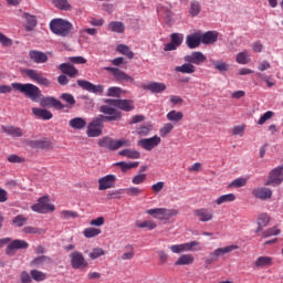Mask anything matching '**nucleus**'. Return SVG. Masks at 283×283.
<instances>
[{
	"instance_id": "nucleus-18",
	"label": "nucleus",
	"mask_w": 283,
	"mask_h": 283,
	"mask_svg": "<svg viewBox=\"0 0 283 283\" xmlns=\"http://www.w3.org/2000/svg\"><path fill=\"white\" fill-rule=\"evenodd\" d=\"M142 88L151 92L153 94H163L167 90V85L160 82H150L147 84H142Z\"/></svg>"
},
{
	"instance_id": "nucleus-62",
	"label": "nucleus",
	"mask_w": 283,
	"mask_h": 283,
	"mask_svg": "<svg viewBox=\"0 0 283 283\" xmlns=\"http://www.w3.org/2000/svg\"><path fill=\"white\" fill-rule=\"evenodd\" d=\"M145 180H147L146 174H138L132 178L133 185H143L145 182Z\"/></svg>"
},
{
	"instance_id": "nucleus-9",
	"label": "nucleus",
	"mask_w": 283,
	"mask_h": 283,
	"mask_svg": "<svg viewBox=\"0 0 283 283\" xmlns=\"http://www.w3.org/2000/svg\"><path fill=\"white\" fill-rule=\"evenodd\" d=\"M282 181H283V166H279L270 172V176L268 181L265 182V186L277 187L279 185H282Z\"/></svg>"
},
{
	"instance_id": "nucleus-4",
	"label": "nucleus",
	"mask_w": 283,
	"mask_h": 283,
	"mask_svg": "<svg viewBox=\"0 0 283 283\" xmlns=\"http://www.w3.org/2000/svg\"><path fill=\"white\" fill-rule=\"evenodd\" d=\"M54 209V205L50 203V198L48 197H41L38 202L31 207V210L35 213H52Z\"/></svg>"
},
{
	"instance_id": "nucleus-10",
	"label": "nucleus",
	"mask_w": 283,
	"mask_h": 283,
	"mask_svg": "<svg viewBox=\"0 0 283 283\" xmlns=\"http://www.w3.org/2000/svg\"><path fill=\"white\" fill-rule=\"evenodd\" d=\"M107 105L112 107H117V109H122V112H132L134 109V102L130 99H105Z\"/></svg>"
},
{
	"instance_id": "nucleus-58",
	"label": "nucleus",
	"mask_w": 283,
	"mask_h": 283,
	"mask_svg": "<svg viewBox=\"0 0 283 283\" xmlns=\"http://www.w3.org/2000/svg\"><path fill=\"white\" fill-rule=\"evenodd\" d=\"M125 249H126V252L122 254V260H134V255L136 254L134 252V247L128 245Z\"/></svg>"
},
{
	"instance_id": "nucleus-57",
	"label": "nucleus",
	"mask_w": 283,
	"mask_h": 283,
	"mask_svg": "<svg viewBox=\"0 0 283 283\" xmlns=\"http://www.w3.org/2000/svg\"><path fill=\"white\" fill-rule=\"evenodd\" d=\"M105 255V250L103 248H95L92 250V252L88 254V258L91 260H98V258Z\"/></svg>"
},
{
	"instance_id": "nucleus-43",
	"label": "nucleus",
	"mask_w": 283,
	"mask_h": 283,
	"mask_svg": "<svg viewBox=\"0 0 283 283\" xmlns=\"http://www.w3.org/2000/svg\"><path fill=\"white\" fill-rule=\"evenodd\" d=\"M181 247L184 249V253L187 251H201L202 248H197L200 247V242L198 241H190L186 243H181Z\"/></svg>"
},
{
	"instance_id": "nucleus-2",
	"label": "nucleus",
	"mask_w": 283,
	"mask_h": 283,
	"mask_svg": "<svg viewBox=\"0 0 283 283\" xmlns=\"http://www.w3.org/2000/svg\"><path fill=\"white\" fill-rule=\"evenodd\" d=\"M73 28L74 25H72L70 21L61 18L53 19L50 22L51 32H53V34H56L57 36H69Z\"/></svg>"
},
{
	"instance_id": "nucleus-51",
	"label": "nucleus",
	"mask_w": 283,
	"mask_h": 283,
	"mask_svg": "<svg viewBox=\"0 0 283 283\" xmlns=\"http://www.w3.org/2000/svg\"><path fill=\"white\" fill-rule=\"evenodd\" d=\"M53 4L59 10H65V11L72 10V4H70L67 0H53Z\"/></svg>"
},
{
	"instance_id": "nucleus-15",
	"label": "nucleus",
	"mask_w": 283,
	"mask_h": 283,
	"mask_svg": "<svg viewBox=\"0 0 283 283\" xmlns=\"http://www.w3.org/2000/svg\"><path fill=\"white\" fill-rule=\"evenodd\" d=\"M184 61L192 65H202L207 61V55L200 51H195L189 55H185Z\"/></svg>"
},
{
	"instance_id": "nucleus-14",
	"label": "nucleus",
	"mask_w": 283,
	"mask_h": 283,
	"mask_svg": "<svg viewBox=\"0 0 283 283\" xmlns=\"http://www.w3.org/2000/svg\"><path fill=\"white\" fill-rule=\"evenodd\" d=\"M77 85H78V87H82V90H85L86 92H90L91 94H103V92L105 91V86L95 85L85 80H77Z\"/></svg>"
},
{
	"instance_id": "nucleus-13",
	"label": "nucleus",
	"mask_w": 283,
	"mask_h": 283,
	"mask_svg": "<svg viewBox=\"0 0 283 283\" xmlns=\"http://www.w3.org/2000/svg\"><path fill=\"white\" fill-rule=\"evenodd\" d=\"M98 190L107 191V189H114L116 187V175H106L97 180Z\"/></svg>"
},
{
	"instance_id": "nucleus-3",
	"label": "nucleus",
	"mask_w": 283,
	"mask_h": 283,
	"mask_svg": "<svg viewBox=\"0 0 283 283\" xmlns=\"http://www.w3.org/2000/svg\"><path fill=\"white\" fill-rule=\"evenodd\" d=\"M147 216H151L155 220H160L161 222L165 220H171V218H176L179 216L180 210L178 209H167V208H153L146 210Z\"/></svg>"
},
{
	"instance_id": "nucleus-64",
	"label": "nucleus",
	"mask_w": 283,
	"mask_h": 283,
	"mask_svg": "<svg viewBox=\"0 0 283 283\" xmlns=\"http://www.w3.org/2000/svg\"><path fill=\"white\" fill-rule=\"evenodd\" d=\"M20 281L21 283H32V276L30 273H28V271H22L20 273Z\"/></svg>"
},
{
	"instance_id": "nucleus-1",
	"label": "nucleus",
	"mask_w": 283,
	"mask_h": 283,
	"mask_svg": "<svg viewBox=\"0 0 283 283\" xmlns=\"http://www.w3.org/2000/svg\"><path fill=\"white\" fill-rule=\"evenodd\" d=\"M12 88L15 90V92H20L21 94H24L27 98H30L31 101H39L41 98V88L39 86L31 84V83H12L10 85H0V94H10L12 92Z\"/></svg>"
},
{
	"instance_id": "nucleus-63",
	"label": "nucleus",
	"mask_w": 283,
	"mask_h": 283,
	"mask_svg": "<svg viewBox=\"0 0 283 283\" xmlns=\"http://www.w3.org/2000/svg\"><path fill=\"white\" fill-rule=\"evenodd\" d=\"M120 147H132V142L129 139H115V151Z\"/></svg>"
},
{
	"instance_id": "nucleus-54",
	"label": "nucleus",
	"mask_w": 283,
	"mask_h": 283,
	"mask_svg": "<svg viewBox=\"0 0 283 283\" xmlns=\"http://www.w3.org/2000/svg\"><path fill=\"white\" fill-rule=\"evenodd\" d=\"M60 98L64 101L69 105V107H74L76 105V99L74 98V95L70 93H63Z\"/></svg>"
},
{
	"instance_id": "nucleus-33",
	"label": "nucleus",
	"mask_w": 283,
	"mask_h": 283,
	"mask_svg": "<svg viewBox=\"0 0 283 283\" xmlns=\"http://www.w3.org/2000/svg\"><path fill=\"white\" fill-rule=\"evenodd\" d=\"M97 145L98 147H103L109 149L111 151H115V139H112V137L106 136L98 139Z\"/></svg>"
},
{
	"instance_id": "nucleus-22",
	"label": "nucleus",
	"mask_w": 283,
	"mask_h": 283,
	"mask_svg": "<svg viewBox=\"0 0 283 283\" xmlns=\"http://www.w3.org/2000/svg\"><path fill=\"white\" fill-rule=\"evenodd\" d=\"M253 196L259 198V200H269L273 196V191L269 188H256L253 190Z\"/></svg>"
},
{
	"instance_id": "nucleus-32",
	"label": "nucleus",
	"mask_w": 283,
	"mask_h": 283,
	"mask_svg": "<svg viewBox=\"0 0 283 283\" xmlns=\"http://www.w3.org/2000/svg\"><path fill=\"white\" fill-rule=\"evenodd\" d=\"M166 118L170 123H180L185 118V114L180 111L172 109L167 113Z\"/></svg>"
},
{
	"instance_id": "nucleus-11",
	"label": "nucleus",
	"mask_w": 283,
	"mask_h": 283,
	"mask_svg": "<svg viewBox=\"0 0 283 283\" xmlns=\"http://www.w3.org/2000/svg\"><path fill=\"white\" fill-rule=\"evenodd\" d=\"M70 260L72 269H87L88 266L85 256L80 251H73L70 254Z\"/></svg>"
},
{
	"instance_id": "nucleus-59",
	"label": "nucleus",
	"mask_w": 283,
	"mask_h": 283,
	"mask_svg": "<svg viewBox=\"0 0 283 283\" xmlns=\"http://www.w3.org/2000/svg\"><path fill=\"white\" fill-rule=\"evenodd\" d=\"M281 230L277 227H272L263 232V238H271L273 235H280Z\"/></svg>"
},
{
	"instance_id": "nucleus-26",
	"label": "nucleus",
	"mask_w": 283,
	"mask_h": 283,
	"mask_svg": "<svg viewBox=\"0 0 283 283\" xmlns=\"http://www.w3.org/2000/svg\"><path fill=\"white\" fill-rule=\"evenodd\" d=\"M195 260L193 254H181L175 262V266H189Z\"/></svg>"
},
{
	"instance_id": "nucleus-44",
	"label": "nucleus",
	"mask_w": 283,
	"mask_h": 283,
	"mask_svg": "<svg viewBox=\"0 0 283 283\" xmlns=\"http://www.w3.org/2000/svg\"><path fill=\"white\" fill-rule=\"evenodd\" d=\"M235 198L237 197L234 193L222 195L216 200V205L220 207L221 205H224L227 202H234Z\"/></svg>"
},
{
	"instance_id": "nucleus-23",
	"label": "nucleus",
	"mask_w": 283,
	"mask_h": 283,
	"mask_svg": "<svg viewBox=\"0 0 283 283\" xmlns=\"http://www.w3.org/2000/svg\"><path fill=\"white\" fill-rule=\"evenodd\" d=\"M238 249L239 247L235 244L228 245L224 248H218L212 253H210V255H212L213 258H217V261H218V259L222 258V255H227V253H231L232 251H235Z\"/></svg>"
},
{
	"instance_id": "nucleus-31",
	"label": "nucleus",
	"mask_w": 283,
	"mask_h": 283,
	"mask_svg": "<svg viewBox=\"0 0 283 283\" xmlns=\"http://www.w3.org/2000/svg\"><path fill=\"white\" fill-rule=\"evenodd\" d=\"M175 72H179L180 74H195L196 65H193L191 62H187L180 66H176Z\"/></svg>"
},
{
	"instance_id": "nucleus-28",
	"label": "nucleus",
	"mask_w": 283,
	"mask_h": 283,
	"mask_svg": "<svg viewBox=\"0 0 283 283\" xmlns=\"http://www.w3.org/2000/svg\"><path fill=\"white\" fill-rule=\"evenodd\" d=\"M29 56L33 63H48V54L41 51H30Z\"/></svg>"
},
{
	"instance_id": "nucleus-56",
	"label": "nucleus",
	"mask_w": 283,
	"mask_h": 283,
	"mask_svg": "<svg viewBox=\"0 0 283 283\" xmlns=\"http://www.w3.org/2000/svg\"><path fill=\"white\" fill-rule=\"evenodd\" d=\"M48 262H51V259L49 256H45V255H41V256H38L35 258L31 264L33 266H43V264L48 263Z\"/></svg>"
},
{
	"instance_id": "nucleus-61",
	"label": "nucleus",
	"mask_w": 283,
	"mask_h": 283,
	"mask_svg": "<svg viewBox=\"0 0 283 283\" xmlns=\"http://www.w3.org/2000/svg\"><path fill=\"white\" fill-rule=\"evenodd\" d=\"M170 39H171L170 42H172L177 48H180V45H182V40H184L182 34H180V33H172L170 35Z\"/></svg>"
},
{
	"instance_id": "nucleus-19",
	"label": "nucleus",
	"mask_w": 283,
	"mask_h": 283,
	"mask_svg": "<svg viewBox=\"0 0 283 283\" xmlns=\"http://www.w3.org/2000/svg\"><path fill=\"white\" fill-rule=\"evenodd\" d=\"M201 43H202V40H201L200 32L191 33V34L187 35V38H186V45L190 50H196V48H200Z\"/></svg>"
},
{
	"instance_id": "nucleus-45",
	"label": "nucleus",
	"mask_w": 283,
	"mask_h": 283,
	"mask_svg": "<svg viewBox=\"0 0 283 283\" xmlns=\"http://www.w3.org/2000/svg\"><path fill=\"white\" fill-rule=\"evenodd\" d=\"M102 231L101 229L98 228H85L83 230V235L84 238H87V239H92V238H96V235H101Z\"/></svg>"
},
{
	"instance_id": "nucleus-38",
	"label": "nucleus",
	"mask_w": 283,
	"mask_h": 283,
	"mask_svg": "<svg viewBox=\"0 0 283 283\" xmlns=\"http://www.w3.org/2000/svg\"><path fill=\"white\" fill-rule=\"evenodd\" d=\"M119 156H125V158H130L132 160H138V158H140V151L127 148L120 150Z\"/></svg>"
},
{
	"instance_id": "nucleus-21",
	"label": "nucleus",
	"mask_w": 283,
	"mask_h": 283,
	"mask_svg": "<svg viewBox=\"0 0 283 283\" xmlns=\"http://www.w3.org/2000/svg\"><path fill=\"white\" fill-rule=\"evenodd\" d=\"M59 70L62 74H66V76H70L71 78L78 75V70L74 67V64L72 63H62L59 65Z\"/></svg>"
},
{
	"instance_id": "nucleus-37",
	"label": "nucleus",
	"mask_w": 283,
	"mask_h": 283,
	"mask_svg": "<svg viewBox=\"0 0 283 283\" xmlns=\"http://www.w3.org/2000/svg\"><path fill=\"white\" fill-rule=\"evenodd\" d=\"M107 29L116 34H123V32H125V24L120 21H112Z\"/></svg>"
},
{
	"instance_id": "nucleus-27",
	"label": "nucleus",
	"mask_w": 283,
	"mask_h": 283,
	"mask_svg": "<svg viewBox=\"0 0 283 283\" xmlns=\"http://www.w3.org/2000/svg\"><path fill=\"white\" fill-rule=\"evenodd\" d=\"M32 114L36 117V118H41L42 120H51L52 118V112L45 109V108H38V107H33L32 108Z\"/></svg>"
},
{
	"instance_id": "nucleus-39",
	"label": "nucleus",
	"mask_w": 283,
	"mask_h": 283,
	"mask_svg": "<svg viewBox=\"0 0 283 283\" xmlns=\"http://www.w3.org/2000/svg\"><path fill=\"white\" fill-rule=\"evenodd\" d=\"M116 51L119 54L127 56V59H134V51L132 49H129V46L127 44H118L116 46Z\"/></svg>"
},
{
	"instance_id": "nucleus-36",
	"label": "nucleus",
	"mask_w": 283,
	"mask_h": 283,
	"mask_svg": "<svg viewBox=\"0 0 283 283\" xmlns=\"http://www.w3.org/2000/svg\"><path fill=\"white\" fill-rule=\"evenodd\" d=\"M23 19H25L27 24H25V30L27 32H32L34 28H36V17L30 14V13H24Z\"/></svg>"
},
{
	"instance_id": "nucleus-47",
	"label": "nucleus",
	"mask_w": 283,
	"mask_h": 283,
	"mask_svg": "<svg viewBox=\"0 0 283 283\" xmlns=\"http://www.w3.org/2000/svg\"><path fill=\"white\" fill-rule=\"evenodd\" d=\"M249 178L239 177L234 180H232L229 185L231 189H240V187H247Z\"/></svg>"
},
{
	"instance_id": "nucleus-12",
	"label": "nucleus",
	"mask_w": 283,
	"mask_h": 283,
	"mask_svg": "<svg viewBox=\"0 0 283 283\" xmlns=\"http://www.w3.org/2000/svg\"><path fill=\"white\" fill-rule=\"evenodd\" d=\"M192 216L198 222H211V220H213V210L209 208L195 209Z\"/></svg>"
},
{
	"instance_id": "nucleus-46",
	"label": "nucleus",
	"mask_w": 283,
	"mask_h": 283,
	"mask_svg": "<svg viewBox=\"0 0 283 283\" xmlns=\"http://www.w3.org/2000/svg\"><path fill=\"white\" fill-rule=\"evenodd\" d=\"M61 220H76L78 218V212L73 210H62L60 212Z\"/></svg>"
},
{
	"instance_id": "nucleus-29",
	"label": "nucleus",
	"mask_w": 283,
	"mask_h": 283,
	"mask_svg": "<svg viewBox=\"0 0 283 283\" xmlns=\"http://www.w3.org/2000/svg\"><path fill=\"white\" fill-rule=\"evenodd\" d=\"M135 226L137 227V229H147L148 231H154V229H158V223L154 220H137L135 222Z\"/></svg>"
},
{
	"instance_id": "nucleus-17",
	"label": "nucleus",
	"mask_w": 283,
	"mask_h": 283,
	"mask_svg": "<svg viewBox=\"0 0 283 283\" xmlns=\"http://www.w3.org/2000/svg\"><path fill=\"white\" fill-rule=\"evenodd\" d=\"M104 70H106V72H112L116 81H126L127 83H134V77L129 76L127 73L120 71L117 67L106 66Z\"/></svg>"
},
{
	"instance_id": "nucleus-25",
	"label": "nucleus",
	"mask_w": 283,
	"mask_h": 283,
	"mask_svg": "<svg viewBox=\"0 0 283 283\" xmlns=\"http://www.w3.org/2000/svg\"><path fill=\"white\" fill-rule=\"evenodd\" d=\"M218 41V32L216 31H208L206 33H201V43L203 45H211Z\"/></svg>"
},
{
	"instance_id": "nucleus-40",
	"label": "nucleus",
	"mask_w": 283,
	"mask_h": 283,
	"mask_svg": "<svg viewBox=\"0 0 283 283\" xmlns=\"http://www.w3.org/2000/svg\"><path fill=\"white\" fill-rule=\"evenodd\" d=\"M271 222V216L266 212H262L259 214L258 219H256V224L258 227H269Z\"/></svg>"
},
{
	"instance_id": "nucleus-55",
	"label": "nucleus",
	"mask_w": 283,
	"mask_h": 283,
	"mask_svg": "<svg viewBox=\"0 0 283 283\" xmlns=\"http://www.w3.org/2000/svg\"><path fill=\"white\" fill-rule=\"evenodd\" d=\"M120 94H123V88L118 86H112L107 90L106 96H112L114 98H120Z\"/></svg>"
},
{
	"instance_id": "nucleus-48",
	"label": "nucleus",
	"mask_w": 283,
	"mask_h": 283,
	"mask_svg": "<svg viewBox=\"0 0 283 283\" xmlns=\"http://www.w3.org/2000/svg\"><path fill=\"white\" fill-rule=\"evenodd\" d=\"M12 224L21 229V227H25L28 224V217L23 214H18L12 219Z\"/></svg>"
},
{
	"instance_id": "nucleus-8",
	"label": "nucleus",
	"mask_w": 283,
	"mask_h": 283,
	"mask_svg": "<svg viewBox=\"0 0 283 283\" xmlns=\"http://www.w3.org/2000/svg\"><path fill=\"white\" fill-rule=\"evenodd\" d=\"M23 74L31 78V81H35L39 85H43L44 87H50V80L43 77V73L36 70L27 69L23 71Z\"/></svg>"
},
{
	"instance_id": "nucleus-42",
	"label": "nucleus",
	"mask_w": 283,
	"mask_h": 283,
	"mask_svg": "<svg viewBox=\"0 0 283 283\" xmlns=\"http://www.w3.org/2000/svg\"><path fill=\"white\" fill-rule=\"evenodd\" d=\"M27 145L32 149H48L50 147V144L44 140H30Z\"/></svg>"
},
{
	"instance_id": "nucleus-60",
	"label": "nucleus",
	"mask_w": 283,
	"mask_h": 283,
	"mask_svg": "<svg viewBox=\"0 0 283 283\" xmlns=\"http://www.w3.org/2000/svg\"><path fill=\"white\" fill-rule=\"evenodd\" d=\"M190 14L191 17H198V14H200V2L192 1L190 3Z\"/></svg>"
},
{
	"instance_id": "nucleus-20",
	"label": "nucleus",
	"mask_w": 283,
	"mask_h": 283,
	"mask_svg": "<svg viewBox=\"0 0 283 283\" xmlns=\"http://www.w3.org/2000/svg\"><path fill=\"white\" fill-rule=\"evenodd\" d=\"M42 107H55V109H64L65 105L55 97H43L41 101Z\"/></svg>"
},
{
	"instance_id": "nucleus-41",
	"label": "nucleus",
	"mask_w": 283,
	"mask_h": 283,
	"mask_svg": "<svg viewBox=\"0 0 283 283\" xmlns=\"http://www.w3.org/2000/svg\"><path fill=\"white\" fill-rule=\"evenodd\" d=\"M140 163L134 161V163H126V161H118L115 164L116 167H120L122 171H129L130 169H136Z\"/></svg>"
},
{
	"instance_id": "nucleus-16",
	"label": "nucleus",
	"mask_w": 283,
	"mask_h": 283,
	"mask_svg": "<svg viewBox=\"0 0 283 283\" xmlns=\"http://www.w3.org/2000/svg\"><path fill=\"white\" fill-rule=\"evenodd\" d=\"M30 247V243L25 240L15 239L9 243L7 247L6 253L7 255H14V251L21 250V249H28Z\"/></svg>"
},
{
	"instance_id": "nucleus-5",
	"label": "nucleus",
	"mask_w": 283,
	"mask_h": 283,
	"mask_svg": "<svg viewBox=\"0 0 283 283\" xmlns=\"http://www.w3.org/2000/svg\"><path fill=\"white\" fill-rule=\"evenodd\" d=\"M103 117H96L87 125L86 135L88 138H98L103 134Z\"/></svg>"
},
{
	"instance_id": "nucleus-52",
	"label": "nucleus",
	"mask_w": 283,
	"mask_h": 283,
	"mask_svg": "<svg viewBox=\"0 0 283 283\" xmlns=\"http://www.w3.org/2000/svg\"><path fill=\"white\" fill-rule=\"evenodd\" d=\"M125 193L130 198H138V196H143V189L138 187H129L125 189Z\"/></svg>"
},
{
	"instance_id": "nucleus-30",
	"label": "nucleus",
	"mask_w": 283,
	"mask_h": 283,
	"mask_svg": "<svg viewBox=\"0 0 283 283\" xmlns=\"http://www.w3.org/2000/svg\"><path fill=\"white\" fill-rule=\"evenodd\" d=\"M69 126L72 129H85L87 126V120H85L83 117H74L69 120Z\"/></svg>"
},
{
	"instance_id": "nucleus-53",
	"label": "nucleus",
	"mask_w": 283,
	"mask_h": 283,
	"mask_svg": "<svg viewBox=\"0 0 283 283\" xmlns=\"http://www.w3.org/2000/svg\"><path fill=\"white\" fill-rule=\"evenodd\" d=\"M244 132H247V125L245 124L235 125L231 129L232 136H240V138H242V136H244Z\"/></svg>"
},
{
	"instance_id": "nucleus-6",
	"label": "nucleus",
	"mask_w": 283,
	"mask_h": 283,
	"mask_svg": "<svg viewBox=\"0 0 283 283\" xmlns=\"http://www.w3.org/2000/svg\"><path fill=\"white\" fill-rule=\"evenodd\" d=\"M99 112L104 115H99L98 118H102L103 122L112 123V120H119L120 113L118 109L112 107V105H103L99 107Z\"/></svg>"
},
{
	"instance_id": "nucleus-49",
	"label": "nucleus",
	"mask_w": 283,
	"mask_h": 283,
	"mask_svg": "<svg viewBox=\"0 0 283 283\" xmlns=\"http://www.w3.org/2000/svg\"><path fill=\"white\" fill-rule=\"evenodd\" d=\"M31 277L34 282H45V280H48V274L39 270H31Z\"/></svg>"
},
{
	"instance_id": "nucleus-35",
	"label": "nucleus",
	"mask_w": 283,
	"mask_h": 283,
	"mask_svg": "<svg viewBox=\"0 0 283 283\" xmlns=\"http://www.w3.org/2000/svg\"><path fill=\"white\" fill-rule=\"evenodd\" d=\"M254 265L256 266V269H263V266H272L273 265V258H271V256H259L255 260Z\"/></svg>"
},
{
	"instance_id": "nucleus-7",
	"label": "nucleus",
	"mask_w": 283,
	"mask_h": 283,
	"mask_svg": "<svg viewBox=\"0 0 283 283\" xmlns=\"http://www.w3.org/2000/svg\"><path fill=\"white\" fill-rule=\"evenodd\" d=\"M160 143H163V139L160 138V136L155 135L149 138L139 139L137 142V145L139 147H142V149H145V151H151V150L156 149V147H158V145H160Z\"/></svg>"
},
{
	"instance_id": "nucleus-50",
	"label": "nucleus",
	"mask_w": 283,
	"mask_h": 283,
	"mask_svg": "<svg viewBox=\"0 0 283 283\" xmlns=\"http://www.w3.org/2000/svg\"><path fill=\"white\" fill-rule=\"evenodd\" d=\"M171 132H174V124H171V123H166V124H164V126L159 129V136H161V138H167V136H169V134H171Z\"/></svg>"
},
{
	"instance_id": "nucleus-34",
	"label": "nucleus",
	"mask_w": 283,
	"mask_h": 283,
	"mask_svg": "<svg viewBox=\"0 0 283 283\" xmlns=\"http://www.w3.org/2000/svg\"><path fill=\"white\" fill-rule=\"evenodd\" d=\"M235 61H237V63H239V65H247V64L251 63V53H249V51L244 50L237 54Z\"/></svg>"
},
{
	"instance_id": "nucleus-24",
	"label": "nucleus",
	"mask_w": 283,
	"mask_h": 283,
	"mask_svg": "<svg viewBox=\"0 0 283 283\" xmlns=\"http://www.w3.org/2000/svg\"><path fill=\"white\" fill-rule=\"evenodd\" d=\"M1 129L8 136H12V138H21L23 136V129L17 126H1Z\"/></svg>"
}]
</instances>
